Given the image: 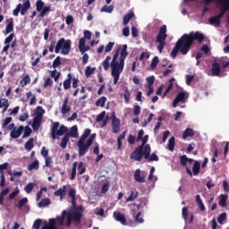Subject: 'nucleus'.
<instances>
[{
  "mask_svg": "<svg viewBox=\"0 0 229 229\" xmlns=\"http://www.w3.org/2000/svg\"><path fill=\"white\" fill-rule=\"evenodd\" d=\"M128 56V45L118 46L116 52L114 53L113 59L107 55L102 63L104 71H108L111 67V76L113 78L114 85L119 83V78L123 71H124V61ZM112 60V61H111ZM111 61V64H110Z\"/></svg>",
  "mask_w": 229,
  "mask_h": 229,
  "instance_id": "nucleus-1",
  "label": "nucleus"
},
{
  "mask_svg": "<svg viewBox=\"0 0 229 229\" xmlns=\"http://www.w3.org/2000/svg\"><path fill=\"white\" fill-rule=\"evenodd\" d=\"M205 37L201 32H191L190 34H184L176 43L175 47L172 50L170 56L176 58L178 51L182 55H187L194 40L198 42H203Z\"/></svg>",
  "mask_w": 229,
  "mask_h": 229,
  "instance_id": "nucleus-2",
  "label": "nucleus"
},
{
  "mask_svg": "<svg viewBox=\"0 0 229 229\" xmlns=\"http://www.w3.org/2000/svg\"><path fill=\"white\" fill-rule=\"evenodd\" d=\"M216 3V6L220 9V13L212 16L208 19V24L215 28L221 26V19L225 17V13L229 10V0H202L203 4H210V3Z\"/></svg>",
  "mask_w": 229,
  "mask_h": 229,
  "instance_id": "nucleus-3",
  "label": "nucleus"
},
{
  "mask_svg": "<svg viewBox=\"0 0 229 229\" xmlns=\"http://www.w3.org/2000/svg\"><path fill=\"white\" fill-rule=\"evenodd\" d=\"M91 131H92L90 129H86L77 142L80 157H83L86 155L87 151H89V148L92 146V143L96 140V133L90 135ZM89 135L90 136L87 140V137H89Z\"/></svg>",
  "mask_w": 229,
  "mask_h": 229,
  "instance_id": "nucleus-4",
  "label": "nucleus"
},
{
  "mask_svg": "<svg viewBox=\"0 0 229 229\" xmlns=\"http://www.w3.org/2000/svg\"><path fill=\"white\" fill-rule=\"evenodd\" d=\"M62 53V55H69L71 53V39L60 38L55 46V53Z\"/></svg>",
  "mask_w": 229,
  "mask_h": 229,
  "instance_id": "nucleus-5",
  "label": "nucleus"
},
{
  "mask_svg": "<svg viewBox=\"0 0 229 229\" xmlns=\"http://www.w3.org/2000/svg\"><path fill=\"white\" fill-rule=\"evenodd\" d=\"M166 32L167 27L163 25L159 30V33L156 40L159 53H162V51H164V47H165V38H167V34H165Z\"/></svg>",
  "mask_w": 229,
  "mask_h": 229,
  "instance_id": "nucleus-6",
  "label": "nucleus"
},
{
  "mask_svg": "<svg viewBox=\"0 0 229 229\" xmlns=\"http://www.w3.org/2000/svg\"><path fill=\"white\" fill-rule=\"evenodd\" d=\"M64 133H67V127L64 125L60 126V123L58 122L54 123L52 128V139L55 140V139H56V135L62 136Z\"/></svg>",
  "mask_w": 229,
  "mask_h": 229,
  "instance_id": "nucleus-7",
  "label": "nucleus"
},
{
  "mask_svg": "<svg viewBox=\"0 0 229 229\" xmlns=\"http://www.w3.org/2000/svg\"><path fill=\"white\" fill-rule=\"evenodd\" d=\"M36 10L39 12V17H45L46 13L51 12V6H45L44 1L38 0L36 2Z\"/></svg>",
  "mask_w": 229,
  "mask_h": 229,
  "instance_id": "nucleus-8",
  "label": "nucleus"
},
{
  "mask_svg": "<svg viewBox=\"0 0 229 229\" xmlns=\"http://www.w3.org/2000/svg\"><path fill=\"white\" fill-rule=\"evenodd\" d=\"M149 153H151V146L148 144L144 147L143 149L144 157L146 158V160H148L149 162H158V156H157V154L155 153L149 155Z\"/></svg>",
  "mask_w": 229,
  "mask_h": 229,
  "instance_id": "nucleus-9",
  "label": "nucleus"
},
{
  "mask_svg": "<svg viewBox=\"0 0 229 229\" xmlns=\"http://www.w3.org/2000/svg\"><path fill=\"white\" fill-rule=\"evenodd\" d=\"M187 98H189V93L185 91L178 93L173 103L174 108H176L179 103H185V99H187Z\"/></svg>",
  "mask_w": 229,
  "mask_h": 229,
  "instance_id": "nucleus-10",
  "label": "nucleus"
},
{
  "mask_svg": "<svg viewBox=\"0 0 229 229\" xmlns=\"http://www.w3.org/2000/svg\"><path fill=\"white\" fill-rule=\"evenodd\" d=\"M142 148L144 147H138L133 153L131 156V158H132V160H136V161H140L142 159V157H144V148L142 149Z\"/></svg>",
  "mask_w": 229,
  "mask_h": 229,
  "instance_id": "nucleus-11",
  "label": "nucleus"
},
{
  "mask_svg": "<svg viewBox=\"0 0 229 229\" xmlns=\"http://www.w3.org/2000/svg\"><path fill=\"white\" fill-rule=\"evenodd\" d=\"M70 112H71V106L69 105V98H64L61 106V114L65 116Z\"/></svg>",
  "mask_w": 229,
  "mask_h": 229,
  "instance_id": "nucleus-12",
  "label": "nucleus"
},
{
  "mask_svg": "<svg viewBox=\"0 0 229 229\" xmlns=\"http://www.w3.org/2000/svg\"><path fill=\"white\" fill-rule=\"evenodd\" d=\"M23 131H24V126L14 127L10 133V137L12 139H19V137L22 135Z\"/></svg>",
  "mask_w": 229,
  "mask_h": 229,
  "instance_id": "nucleus-13",
  "label": "nucleus"
},
{
  "mask_svg": "<svg viewBox=\"0 0 229 229\" xmlns=\"http://www.w3.org/2000/svg\"><path fill=\"white\" fill-rule=\"evenodd\" d=\"M106 115V112L103 111L96 118V121L98 123H101V121H103L102 124L100 125V128H105L106 126V123H108V117H106V119H105Z\"/></svg>",
  "mask_w": 229,
  "mask_h": 229,
  "instance_id": "nucleus-14",
  "label": "nucleus"
},
{
  "mask_svg": "<svg viewBox=\"0 0 229 229\" xmlns=\"http://www.w3.org/2000/svg\"><path fill=\"white\" fill-rule=\"evenodd\" d=\"M86 39L85 38H81L80 40H79V50H80V53H81L83 55V53H86V51H89V49H90V47L89 46H86Z\"/></svg>",
  "mask_w": 229,
  "mask_h": 229,
  "instance_id": "nucleus-15",
  "label": "nucleus"
},
{
  "mask_svg": "<svg viewBox=\"0 0 229 229\" xmlns=\"http://www.w3.org/2000/svg\"><path fill=\"white\" fill-rule=\"evenodd\" d=\"M112 130H113V133H119V130H121V121L119 119L113 118Z\"/></svg>",
  "mask_w": 229,
  "mask_h": 229,
  "instance_id": "nucleus-16",
  "label": "nucleus"
},
{
  "mask_svg": "<svg viewBox=\"0 0 229 229\" xmlns=\"http://www.w3.org/2000/svg\"><path fill=\"white\" fill-rule=\"evenodd\" d=\"M67 194V186L64 185L62 188H59L58 191H55V196H60V199H64Z\"/></svg>",
  "mask_w": 229,
  "mask_h": 229,
  "instance_id": "nucleus-17",
  "label": "nucleus"
},
{
  "mask_svg": "<svg viewBox=\"0 0 229 229\" xmlns=\"http://www.w3.org/2000/svg\"><path fill=\"white\" fill-rule=\"evenodd\" d=\"M31 4L30 0H23V4L21 5V15H26V12L30 10Z\"/></svg>",
  "mask_w": 229,
  "mask_h": 229,
  "instance_id": "nucleus-18",
  "label": "nucleus"
},
{
  "mask_svg": "<svg viewBox=\"0 0 229 229\" xmlns=\"http://www.w3.org/2000/svg\"><path fill=\"white\" fill-rule=\"evenodd\" d=\"M44 114H46V110H44V108H42V106H38L34 112V117L38 118V119H42V117H44Z\"/></svg>",
  "mask_w": 229,
  "mask_h": 229,
  "instance_id": "nucleus-19",
  "label": "nucleus"
},
{
  "mask_svg": "<svg viewBox=\"0 0 229 229\" xmlns=\"http://www.w3.org/2000/svg\"><path fill=\"white\" fill-rule=\"evenodd\" d=\"M212 76H219V72H221V66L217 63H214L212 66Z\"/></svg>",
  "mask_w": 229,
  "mask_h": 229,
  "instance_id": "nucleus-20",
  "label": "nucleus"
},
{
  "mask_svg": "<svg viewBox=\"0 0 229 229\" xmlns=\"http://www.w3.org/2000/svg\"><path fill=\"white\" fill-rule=\"evenodd\" d=\"M41 124H42V118L34 117L33 123H32V128H33L34 131H37V130H38V128H40Z\"/></svg>",
  "mask_w": 229,
  "mask_h": 229,
  "instance_id": "nucleus-21",
  "label": "nucleus"
},
{
  "mask_svg": "<svg viewBox=\"0 0 229 229\" xmlns=\"http://www.w3.org/2000/svg\"><path fill=\"white\" fill-rule=\"evenodd\" d=\"M114 217L116 219V221L122 223V225H124L126 223V218H124V215H123L122 213L114 212Z\"/></svg>",
  "mask_w": 229,
  "mask_h": 229,
  "instance_id": "nucleus-22",
  "label": "nucleus"
},
{
  "mask_svg": "<svg viewBox=\"0 0 229 229\" xmlns=\"http://www.w3.org/2000/svg\"><path fill=\"white\" fill-rule=\"evenodd\" d=\"M13 31V20H7V25L5 27V35L12 33Z\"/></svg>",
  "mask_w": 229,
  "mask_h": 229,
  "instance_id": "nucleus-23",
  "label": "nucleus"
},
{
  "mask_svg": "<svg viewBox=\"0 0 229 229\" xmlns=\"http://www.w3.org/2000/svg\"><path fill=\"white\" fill-rule=\"evenodd\" d=\"M200 167H201V163H199V161H195L192 167V173L195 176L199 174Z\"/></svg>",
  "mask_w": 229,
  "mask_h": 229,
  "instance_id": "nucleus-24",
  "label": "nucleus"
},
{
  "mask_svg": "<svg viewBox=\"0 0 229 229\" xmlns=\"http://www.w3.org/2000/svg\"><path fill=\"white\" fill-rule=\"evenodd\" d=\"M194 159L187 157L185 155L181 157V165H187L188 164H192Z\"/></svg>",
  "mask_w": 229,
  "mask_h": 229,
  "instance_id": "nucleus-25",
  "label": "nucleus"
},
{
  "mask_svg": "<svg viewBox=\"0 0 229 229\" xmlns=\"http://www.w3.org/2000/svg\"><path fill=\"white\" fill-rule=\"evenodd\" d=\"M9 106H10V104L8 103V99L0 98V108H4L3 112H4L5 110H8Z\"/></svg>",
  "mask_w": 229,
  "mask_h": 229,
  "instance_id": "nucleus-26",
  "label": "nucleus"
},
{
  "mask_svg": "<svg viewBox=\"0 0 229 229\" xmlns=\"http://www.w3.org/2000/svg\"><path fill=\"white\" fill-rule=\"evenodd\" d=\"M134 15L135 14L133 13H129L125 14L123 16V26H126L130 22V21H131V19H133Z\"/></svg>",
  "mask_w": 229,
  "mask_h": 229,
  "instance_id": "nucleus-27",
  "label": "nucleus"
},
{
  "mask_svg": "<svg viewBox=\"0 0 229 229\" xmlns=\"http://www.w3.org/2000/svg\"><path fill=\"white\" fill-rule=\"evenodd\" d=\"M123 90H124L123 98L125 99V103H130L131 93L130 92V89H128V87H124Z\"/></svg>",
  "mask_w": 229,
  "mask_h": 229,
  "instance_id": "nucleus-28",
  "label": "nucleus"
},
{
  "mask_svg": "<svg viewBox=\"0 0 229 229\" xmlns=\"http://www.w3.org/2000/svg\"><path fill=\"white\" fill-rule=\"evenodd\" d=\"M38 167H39L38 159H36L35 161H33L28 165V171H33V169L37 170L38 169Z\"/></svg>",
  "mask_w": 229,
  "mask_h": 229,
  "instance_id": "nucleus-29",
  "label": "nucleus"
},
{
  "mask_svg": "<svg viewBox=\"0 0 229 229\" xmlns=\"http://www.w3.org/2000/svg\"><path fill=\"white\" fill-rule=\"evenodd\" d=\"M187 137H194V131L191 128H187L183 134H182V139H187Z\"/></svg>",
  "mask_w": 229,
  "mask_h": 229,
  "instance_id": "nucleus-30",
  "label": "nucleus"
},
{
  "mask_svg": "<svg viewBox=\"0 0 229 229\" xmlns=\"http://www.w3.org/2000/svg\"><path fill=\"white\" fill-rule=\"evenodd\" d=\"M70 137H73V139L78 138V126L73 125L70 130Z\"/></svg>",
  "mask_w": 229,
  "mask_h": 229,
  "instance_id": "nucleus-31",
  "label": "nucleus"
},
{
  "mask_svg": "<svg viewBox=\"0 0 229 229\" xmlns=\"http://www.w3.org/2000/svg\"><path fill=\"white\" fill-rule=\"evenodd\" d=\"M48 205H51V199L46 198L41 199V201L38 204V207L42 208V207H48Z\"/></svg>",
  "mask_w": 229,
  "mask_h": 229,
  "instance_id": "nucleus-32",
  "label": "nucleus"
},
{
  "mask_svg": "<svg viewBox=\"0 0 229 229\" xmlns=\"http://www.w3.org/2000/svg\"><path fill=\"white\" fill-rule=\"evenodd\" d=\"M134 178L136 182H139V183H144V177L140 176V170H136Z\"/></svg>",
  "mask_w": 229,
  "mask_h": 229,
  "instance_id": "nucleus-33",
  "label": "nucleus"
},
{
  "mask_svg": "<svg viewBox=\"0 0 229 229\" xmlns=\"http://www.w3.org/2000/svg\"><path fill=\"white\" fill-rule=\"evenodd\" d=\"M100 12L106 13H112L114 12V5H104Z\"/></svg>",
  "mask_w": 229,
  "mask_h": 229,
  "instance_id": "nucleus-34",
  "label": "nucleus"
},
{
  "mask_svg": "<svg viewBox=\"0 0 229 229\" xmlns=\"http://www.w3.org/2000/svg\"><path fill=\"white\" fill-rule=\"evenodd\" d=\"M139 197V192L137 191H131V195L126 199V202L134 201V199H137Z\"/></svg>",
  "mask_w": 229,
  "mask_h": 229,
  "instance_id": "nucleus-35",
  "label": "nucleus"
},
{
  "mask_svg": "<svg viewBox=\"0 0 229 229\" xmlns=\"http://www.w3.org/2000/svg\"><path fill=\"white\" fill-rule=\"evenodd\" d=\"M227 199H228V195H226V194L221 195L220 201H219L220 207H226Z\"/></svg>",
  "mask_w": 229,
  "mask_h": 229,
  "instance_id": "nucleus-36",
  "label": "nucleus"
},
{
  "mask_svg": "<svg viewBox=\"0 0 229 229\" xmlns=\"http://www.w3.org/2000/svg\"><path fill=\"white\" fill-rule=\"evenodd\" d=\"M21 87H26V85H30L31 83V79L30 76L26 75L21 81Z\"/></svg>",
  "mask_w": 229,
  "mask_h": 229,
  "instance_id": "nucleus-37",
  "label": "nucleus"
},
{
  "mask_svg": "<svg viewBox=\"0 0 229 229\" xmlns=\"http://www.w3.org/2000/svg\"><path fill=\"white\" fill-rule=\"evenodd\" d=\"M33 138H30L26 143H25V149L27 151H31L33 149Z\"/></svg>",
  "mask_w": 229,
  "mask_h": 229,
  "instance_id": "nucleus-38",
  "label": "nucleus"
},
{
  "mask_svg": "<svg viewBox=\"0 0 229 229\" xmlns=\"http://www.w3.org/2000/svg\"><path fill=\"white\" fill-rule=\"evenodd\" d=\"M105 103H106V97H102L97 100L96 106L103 107L105 106Z\"/></svg>",
  "mask_w": 229,
  "mask_h": 229,
  "instance_id": "nucleus-39",
  "label": "nucleus"
},
{
  "mask_svg": "<svg viewBox=\"0 0 229 229\" xmlns=\"http://www.w3.org/2000/svg\"><path fill=\"white\" fill-rule=\"evenodd\" d=\"M60 74H61V73H60L58 71L54 70V71L51 72L50 76H51V78H53V79L55 80V81L56 82V81H58V80L60 79Z\"/></svg>",
  "mask_w": 229,
  "mask_h": 229,
  "instance_id": "nucleus-40",
  "label": "nucleus"
},
{
  "mask_svg": "<svg viewBox=\"0 0 229 229\" xmlns=\"http://www.w3.org/2000/svg\"><path fill=\"white\" fill-rule=\"evenodd\" d=\"M174 141H175L174 137L170 138V140H168L169 151H174Z\"/></svg>",
  "mask_w": 229,
  "mask_h": 229,
  "instance_id": "nucleus-41",
  "label": "nucleus"
},
{
  "mask_svg": "<svg viewBox=\"0 0 229 229\" xmlns=\"http://www.w3.org/2000/svg\"><path fill=\"white\" fill-rule=\"evenodd\" d=\"M158 56H155L152 59V62L150 64V69H152V71H154V69H157V66L158 65Z\"/></svg>",
  "mask_w": 229,
  "mask_h": 229,
  "instance_id": "nucleus-42",
  "label": "nucleus"
},
{
  "mask_svg": "<svg viewBox=\"0 0 229 229\" xmlns=\"http://www.w3.org/2000/svg\"><path fill=\"white\" fill-rule=\"evenodd\" d=\"M31 128L30 126L23 127V139H26V137H30L31 135Z\"/></svg>",
  "mask_w": 229,
  "mask_h": 229,
  "instance_id": "nucleus-43",
  "label": "nucleus"
},
{
  "mask_svg": "<svg viewBox=\"0 0 229 229\" xmlns=\"http://www.w3.org/2000/svg\"><path fill=\"white\" fill-rule=\"evenodd\" d=\"M78 167V162H74L72 165L71 180H74L76 178V168Z\"/></svg>",
  "mask_w": 229,
  "mask_h": 229,
  "instance_id": "nucleus-44",
  "label": "nucleus"
},
{
  "mask_svg": "<svg viewBox=\"0 0 229 229\" xmlns=\"http://www.w3.org/2000/svg\"><path fill=\"white\" fill-rule=\"evenodd\" d=\"M67 142H69V136L68 135H65L62 141H61V148H63V149H65V148H67Z\"/></svg>",
  "mask_w": 229,
  "mask_h": 229,
  "instance_id": "nucleus-45",
  "label": "nucleus"
},
{
  "mask_svg": "<svg viewBox=\"0 0 229 229\" xmlns=\"http://www.w3.org/2000/svg\"><path fill=\"white\" fill-rule=\"evenodd\" d=\"M147 85L146 87H153V84L155 83V76H150L146 79Z\"/></svg>",
  "mask_w": 229,
  "mask_h": 229,
  "instance_id": "nucleus-46",
  "label": "nucleus"
},
{
  "mask_svg": "<svg viewBox=\"0 0 229 229\" xmlns=\"http://www.w3.org/2000/svg\"><path fill=\"white\" fill-rule=\"evenodd\" d=\"M94 71H96V68L88 66L85 71V74H86L87 78H89V76H92V74H94Z\"/></svg>",
  "mask_w": 229,
  "mask_h": 229,
  "instance_id": "nucleus-47",
  "label": "nucleus"
},
{
  "mask_svg": "<svg viewBox=\"0 0 229 229\" xmlns=\"http://www.w3.org/2000/svg\"><path fill=\"white\" fill-rule=\"evenodd\" d=\"M114 46H115V42H109L105 47V53H110L114 49Z\"/></svg>",
  "mask_w": 229,
  "mask_h": 229,
  "instance_id": "nucleus-48",
  "label": "nucleus"
},
{
  "mask_svg": "<svg viewBox=\"0 0 229 229\" xmlns=\"http://www.w3.org/2000/svg\"><path fill=\"white\" fill-rule=\"evenodd\" d=\"M34 188H35V183L30 182L25 186V191L27 192V194H30V192H31Z\"/></svg>",
  "mask_w": 229,
  "mask_h": 229,
  "instance_id": "nucleus-49",
  "label": "nucleus"
},
{
  "mask_svg": "<svg viewBox=\"0 0 229 229\" xmlns=\"http://www.w3.org/2000/svg\"><path fill=\"white\" fill-rule=\"evenodd\" d=\"M217 221H218L219 225H223V223H225V221H226V213H222L218 216Z\"/></svg>",
  "mask_w": 229,
  "mask_h": 229,
  "instance_id": "nucleus-50",
  "label": "nucleus"
},
{
  "mask_svg": "<svg viewBox=\"0 0 229 229\" xmlns=\"http://www.w3.org/2000/svg\"><path fill=\"white\" fill-rule=\"evenodd\" d=\"M26 203H28V198H23L21 199L19 202H18V208H22L24 207V205H26Z\"/></svg>",
  "mask_w": 229,
  "mask_h": 229,
  "instance_id": "nucleus-51",
  "label": "nucleus"
},
{
  "mask_svg": "<svg viewBox=\"0 0 229 229\" xmlns=\"http://www.w3.org/2000/svg\"><path fill=\"white\" fill-rule=\"evenodd\" d=\"M62 61H60V56H57L53 62V67L56 69V67H60Z\"/></svg>",
  "mask_w": 229,
  "mask_h": 229,
  "instance_id": "nucleus-52",
  "label": "nucleus"
},
{
  "mask_svg": "<svg viewBox=\"0 0 229 229\" xmlns=\"http://www.w3.org/2000/svg\"><path fill=\"white\" fill-rule=\"evenodd\" d=\"M10 192V188H4L0 192V198H3L4 199V196H8V193Z\"/></svg>",
  "mask_w": 229,
  "mask_h": 229,
  "instance_id": "nucleus-53",
  "label": "nucleus"
},
{
  "mask_svg": "<svg viewBox=\"0 0 229 229\" xmlns=\"http://www.w3.org/2000/svg\"><path fill=\"white\" fill-rule=\"evenodd\" d=\"M135 221L137 223H144V218H142V213L139 212L135 216Z\"/></svg>",
  "mask_w": 229,
  "mask_h": 229,
  "instance_id": "nucleus-54",
  "label": "nucleus"
},
{
  "mask_svg": "<svg viewBox=\"0 0 229 229\" xmlns=\"http://www.w3.org/2000/svg\"><path fill=\"white\" fill-rule=\"evenodd\" d=\"M28 117H30V114L25 112L20 115L19 121H21V123H24V121L28 120Z\"/></svg>",
  "mask_w": 229,
  "mask_h": 229,
  "instance_id": "nucleus-55",
  "label": "nucleus"
},
{
  "mask_svg": "<svg viewBox=\"0 0 229 229\" xmlns=\"http://www.w3.org/2000/svg\"><path fill=\"white\" fill-rule=\"evenodd\" d=\"M19 192H21V191L18 188H16L14 191L9 194V199H13V198H15V196H17Z\"/></svg>",
  "mask_w": 229,
  "mask_h": 229,
  "instance_id": "nucleus-56",
  "label": "nucleus"
},
{
  "mask_svg": "<svg viewBox=\"0 0 229 229\" xmlns=\"http://www.w3.org/2000/svg\"><path fill=\"white\" fill-rule=\"evenodd\" d=\"M182 217L185 221H187V219H189V213H188V209L187 208H182Z\"/></svg>",
  "mask_w": 229,
  "mask_h": 229,
  "instance_id": "nucleus-57",
  "label": "nucleus"
},
{
  "mask_svg": "<svg viewBox=\"0 0 229 229\" xmlns=\"http://www.w3.org/2000/svg\"><path fill=\"white\" fill-rule=\"evenodd\" d=\"M12 123V117H6L2 124V128H6Z\"/></svg>",
  "mask_w": 229,
  "mask_h": 229,
  "instance_id": "nucleus-58",
  "label": "nucleus"
},
{
  "mask_svg": "<svg viewBox=\"0 0 229 229\" xmlns=\"http://www.w3.org/2000/svg\"><path fill=\"white\" fill-rule=\"evenodd\" d=\"M21 8H22V4H19L17 5V7H16V8L14 9V11H13V15H14V17H17V15H19V12H21Z\"/></svg>",
  "mask_w": 229,
  "mask_h": 229,
  "instance_id": "nucleus-59",
  "label": "nucleus"
},
{
  "mask_svg": "<svg viewBox=\"0 0 229 229\" xmlns=\"http://www.w3.org/2000/svg\"><path fill=\"white\" fill-rule=\"evenodd\" d=\"M53 86V80L51 78L46 79L44 82V87H52Z\"/></svg>",
  "mask_w": 229,
  "mask_h": 229,
  "instance_id": "nucleus-60",
  "label": "nucleus"
},
{
  "mask_svg": "<svg viewBox=\"0 0 229 229\" xmlns=\"http://www.w3.org/2000/svg\"><path fill=\"white\" fill-rule=\"evenodd\" d=\"M64 90H68V89H71V81L65 80L63 83Z\"/></svg>",
  "mask_w": 229,
  "mask_h": 229,
  "instance_id": "nucleus-61",
  "label": "nucleus"
},
{
  "mask_svg": "<svg viewBox=\"0 0 229 229\" xmlns=\"http://www.w3.org/2000/svg\"><path fill=\"white\" fill-rule=\"evenodd\" d=\"M65 22L68 25L72 24L74 22V18L72 17V15L66 16Z\"/></svg>",
  "mask_w": 229,
  "mask_h": 229,
  "instance_id": "nucleus-62",
  "label": "nucleus"
},
{
  "mask_svg": "<svg viewBox=\"0 0 229 229\" xmlns=\"http://www.w3.org/2000/svg\"><path fill=\"white\" fill-rule=\"evenodd\" d=\"M13 37H15V35L13 34H10L4 40V44L5 45H10V42H12V40H13Z\"/></svg>",
  "mask_w": 229,
  "mask_h": 229,
  "instance_id": "nucleus-63",
  "label": "nucleus"
},
{
  "mask_svg": "<svg viewBox=\"0 0 229 229\" xmlns=\"http://www.w3.org/2000/svg\"><path fill=\"white\" fill-rule=\"evenodd\" d=\"M79 174H83L85 173V167H83V162H81L78 166Z\"/></svg>",
  "mask_w": 229,
  "mask_h": 229,
  "instance_id": "nucleus-64",
  "label": "nucleus"
}]
</instances>
